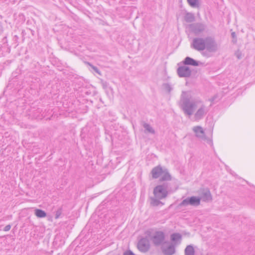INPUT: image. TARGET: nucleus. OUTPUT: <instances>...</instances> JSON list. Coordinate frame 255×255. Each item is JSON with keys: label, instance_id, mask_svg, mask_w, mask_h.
<instances>
[{"label": "nucleus", "instance_id": "f257e3e1", "mask_svg": "<svg viewBox=\"0 0 255 255\" xmlns=\"http://www.w3.org/2000/svg\"><path fill=\"white\" fill-rule=\"evenodd\" d=\"M179 105L185 115L190 117L194 114V120L199 121L207 115L212 104L207 107L199 98H193L190 92L183 91L181 95Z\"/></svg>", "mask_w": 255, "mask_h": 255}, {"label": "nucleus", "instance_id": "f03ea898", "mask_svg": "<svg viewBox=\"0 0 255 255\" xmlns=\"http://www.w3.org/2000/svg\"><path fill=\"white\" fill-rule=\"evenodd\" d=\"M168 186L167 183H164L162 185H159L154 188L153 197L150 198V205L152 206H158L159 205H163L160 200L165 199L168 194L167 191Z\"/></svg>", "mask_w": 255, "mask_h": 255}, {"label": "nucleus", "instance_id": "7ed1b4c3", "mask_svg": "<svg viewBox=\"0 0 255 255\" xmlns=\"http://www.w3.org/2000/svg\"><path fill=\"white\" fill-rule=\"evenodd\" d=\"M206 51L202 52L203 56L206 57H210L212 56L211 53L216 52L219 49V45L216 42L215 38L211 36L206 37L205 43Z\"/></svg>", "mask_w": 255, "mask_h": 255}, {"label": "nucleus", "instance_id": "20e7f679", "mask_svg": "<svg viewBox=\"0 0 255 255\" xmlns=\"http://www.w3.org/2000/svg\"><path fill=\"white\" fill-rule=\"evenodd\" d=\"M206 37H196L193 38L191 44V47L198 51H204L206 49L205 43Z\"/></svg>", "mask_w": 255, "mask_h": 255}, {"label": "nucleus", "instance_id": "39448f33", "mask_svg": "<svg viewBox=\"0 0 255 255\" xmlns=\"http://www.w3.org/2000/svg\"><path fill=\"white\" fill-rule=\"evenodd\" d=\"M188 27L191 32L196 35H198L205 31L206 25L202 23H194L189 24Z\"/></svg>", "mask_w": 255, "mask_h": 255}, {"label": "nucleus", "instance_id": "423d86ee", "mask_svg": "<svg viewBox=\"0 0 255 255\" xmlns=\"http://www.w3.org/2000/svg\"><path fill=\"white\" fill-rule=\"evenodd\" d=\"M201 199L196 196H192L188 197L183 200L180 204V206H187L190 205L192 206H197L200 203Z\"/></svg>", "mask_w": 255, "mask_h": 255}, {"label": "nucleus", "instance_id": "0eeeda50", "mask_svg": "<svg viewBox=\"0 0 255 255\" xmlns=\"http://www.w3.org/2000/svg\"><path fill=\"white\" fill-rule=\"evenodd\" d=\"M165 239V235L163 232H156L151 237V240L153 244L156 246L161 245Z\"/></svg>", "mask_w": 255, "mask_h": 255}, {"label": "nucleus", "instance_id": "6e6552de", "mask_svg": "<svg viewBox=\"0 0 255 255\" xmlns=\"http://www.w3.org/2000/svg\"><path fill=\"white\" fill-rule=\"evenodd\" d=\"M149 242L147 239L143 238L141 239L138 243V249L142 253L147 252L149 249Z\"/></svg>", "mask_w": 255, "mask_h": 255}, {"label": "nucleus", "instance_id": "1a4fd4ad", "mask_svg": "<svg viewBox=\"0 0 255 255\" xmlns=\"http://www.w3.org/2000/svg\"><path fill=\"white\" fill-rule=\"evenodd\" d=\"M177 74L180 77H189L191 74V70L187 66H180L177 70Z\"/></svg>", "mask_w": 255, "mask_h": 255}, {"label": "nucleus", "instance_id": "9d476101", "mask_svg": "<svg viewBox=\"0 0 255 255\" xmlns=\"http://www.w3.org/2000/svg\"><path fill=\"white\" fill-rule=\"evenodd\" d=\"M193 130L195 133L196 136L202 139H206L204 131L201 127H194L193 128ZM207 141L210 145H213V142L211 139H207Z\"/></svg>", "mask_w": 255, "mask_h": 255}, {"label": "nucleus", "instance_id": "9b49d317", "mask_svg": "<svg viewBox=\"0 0 255 255\" xmlns=\"http://www.w3.org/2000/svg\"><path fill=\"white\" fill-rule=\"evenodd\" d=\"M200 198L204 202L211 201L212 200V197L209 190L204 189L200 194Z\"/></svg>", "mask_w": 255, "mask_h": 255}, {"label": "nucleus", "instance_id": "f8f14e48", "mask_svg": "<svg viewBox=\"0 0 255 255\" xmlns=\"http://www.w3.org/2000/svg\"><path fill=\"white\" fill-rule=\"evenodd\" d=\"M181 239L182 236L179 233H173L170 235V240L172 242V244L175 246L181 243Z\"/></svg>", "mask_w": 255, "mask_h": 255}, {"label": "nucleus", "instance_id": "ddd939ff", "mask_svg": "<svg viewBox=\"0 0 255 255\" xmlns=\"http://www.w3.org/2000/svg\"><path fill=\"white\" fill-rule=\"evenodd\" d=\"M164 168L160 166H157L153 168L151 170L153 178L156 179L161 175Z\"/></svg>", "mask_w": 255, "mask_h": 255}, {"label": "nucleus", "instance_id": "4468645a", "mask_svg": "<svg viewBox=\"0 0 255 255\" xmlns=\"http://www.w3.org/2000/svg\"><path fill=\"white\" fill-rule=\"evenodd\" d=\"M183 63L185 65H192L194 66H197L199 65L198 61H197L196 60L190 57H186L183 61Z\"/></svg>", "mask_w": 255, "mask_h": 255}, {"label": "nucleus", "instance_id": "2eb2a0df", "mask_svg": "<svg viewBox=\"0 0 255 255\" xmlns=\"http://www.w3.org/2000/svg\"><path fill=\"white\" fill-rule=\"evenodd\" d=\"M162 251L166 255H172L175 252V246L171 244L167 248L163 249Z\"/></svg>", "mask_w": 255, "mask_h": 255}, {"label": "nucleus", "instance_id": "dca6fc26", "mask_svg": "<svg viewBox=\"0 0 255 255\" xmlns=\"http://www.w3.org/2000/svg\"><path fill=\"white\" fill-rule=\"evenodd\" d=\"M161 177L160 179V181H169L171 180V176L168 173L167 169L164 168L163 172L161 174Z\"/></svg>", "mask_w": 255, "mask_h": 255}, {"label": "nucleus", "instance_id": "f3484780", "mask_svg": "<svg viewBox=\"0 0 255 255\" xmlns=\"http://www.w3.org/2000/svg\"><path fill=\"white\" fill-rule=\"evenodd\" d=\"M185 255H194L195 250L192 245H188L184 250Z\"/></svg>", "mask_w": 255, "mask_h": 255}, {"label": "nucleus", "instance_id": "a211bd4d", "mask_svg": "<svg viewBox=\"0 0 255 255\" xmlns=\"http://www.w3.org/2000/svg\"><path fill=\"white\" fill-rule=\"evenodd\" d=\"M143 127L145 129L144 132L145 133H150L151 134H154L155 130L152 128V127L147 123H144L143 124Z\"/></svg>", "mask_w": 255, "mask_h": 255}, {"label": "nucleus", "instance_id": "6ab92c4d", "mask_svg": "<svg viewBox=\"0 0 255 255\" xmlns=\"http://www.w3.org/2000/svg\"><path fill=\"white\" fill-rule=\"evenodd\" d=\"M189 5L193 8H199L200 7V3L199 0H187Z\"/></svg>", "mask_w": 255, "mask_h": 255}, {"label": "nucleus", "instance_id": "aec40b11", "mask_svg": "<svg viewBox=\"0 0 255 255\" xmlns=\"http://www.w3.org/2000/svg\"><path fill=\"white\" fill-rule=\"evenodd\" d=\"M184 19L187 22H192L195 20V16L193 14L188 12L185 14Z\"/></svg>", "mask_w": 255, "mask_h": 255}, {"label": "nucleus", "instance_id": "412c9836", "mask_svg": "<svg viewBox=\"0 0 255 255\" xmlns=\"http://www.w3.org/2000/svg\"><path fill=\"white\" fill-rule=\"evenodd\" d=\"M35 215L38 218H44L46 216V213L42 210L36 209L35 210Z\"/></svg>", "mask_w": 255, "mask_h": 255}, {"label": "nucleus", "instance_id": "4be33fe9", "mask_svg": "<svg viewBox=\"0 0 255 255\" xmlns=\"http://www.w3.org/2000/svg\"><path fill=\"white\" fill-rule=\"evenodd\" d=\"M164 87L165 90L168 92H170L172 90V87L169 84H165Z\"/></svg>", "mask_w": 255, "mask_h": 255}, {"label": "nucleus", "instance_id": "5701e85b", "mask_svg": "<svg viewBox=\"0 0 255 255\" xmlns=\"http://www.w3.org/2000/svg\"><path fill=\"white\" fill-rule=\"evenodd\" d=\"M62 214L61 209H58L55 213V219H58Z\"/></svg>", "mask_w": 255, "mask_h": 255}, {"label": "nucleus", "instance_id": "b1692460", "mask_svg": "<svg viewBox=\"0 0 255 255\" xmlns=\"http://www.w3.org/2000/svg\"><path fill=\"white\" fill-rule=\"evenodd\" d=\"M235 55L239 59H240L242 58V53L239 51H237L235 53Z\"/></svg>", "mask_w": 255, "mask_h": 255}, {"label": "nucleus", "instance_id": "393cba45", "mask_svg": "<svg viewBox=\"0 0 255 255\" xmlns=\"http://www.w3.org/2000/svg\"><path fill=\"white\" fill-rule=\"evenodd\" d=\"M11 228V226L10 225H7L6 226L4 227L3 228V231L7 232Z\"/></svg>", "mask_w": 255, "mask_h": 255}, {"label": "nucleus", "instance_id": "a878e982", "mask_svg": "<svg viewBox=\"0 0 255 255\" xmlns=\"http://www.w3.org/2000/svg\"><path fill=\"white\" fill-rule=\"evenodd\" d=\"M124 255H135L131 251H128L124 253Z\"/></svg>", "mask_w": 255, "mask_h": 255}, {"label": "nucleus", "instance_id": "bb28decb", "mask_svg": "<svg viewBox=\"0 0 255 255\" xmlns=\"http://www.w3.org/2000/svg\"><path fill=\"white\" fill-rule=\"evenodd\" d=\"M90 66L92 67V68H93V69L97 73H99V71L97 67L94 66H93V65H90Z\"/></svg>", "mask_w": 255, "mask_h": 255}, {"label": "nucleus", "instance_id": "cd10ccee", "mask_svg": "<svg viewBox=\"0 0 255 255\" xmlns=\"http://www.w3.org/2000/svg\"><path fill=\"white\" fill-rule=\"evenodd\" d=\"M215 99H216V96H214L213 97L211 98L209 100H210V101H211L212 103V102H213L214 101Z\"/></svg>", "mask_w": 255, "mask_h": 255}, {"label": "nucleus", "instance_id": "c85d7f7f", "mask_svg": "<svg viewBox=\"0 0 255 255\" xmlns=\"http://www.w3.org/2000/svg\"><path fill=\"white\" fill-rule=\"evenodd\" d=\"M232 35L233 36V37H234L235 35V33L234 32L232 33Z\"/></svg>", "mask_w": 255, "mask_h": 255}]
</instances>
